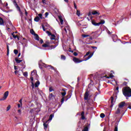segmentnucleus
Here are the masks:
<instances>
[{
	"label": "nucleus",
	"mask_w": 131,
	"mask_h": 131,
	"mask_svg": "<svg viewBox=\"0 0 131 131\" xmlns=\"http://www.w3.org/2000/svg\"><path fill=\"white\" fill-rule=\"evenodd\" d=\"M21 106H22V105H21V104H20L19 103L17 104L18 108H20V107H21Z\"/></svg>",
	"instance_id": "e2e57ef3"
},
{
	"label": "nucleus",
	"mask_w": 131,
	"mask_h": 131,
	"mask_svg": "<svg viewBox=\"0 0 131 131\" xmlns=\"http://www.w3.org/2000/svg\"><path fill=\"white\" fill-rule=\"evenodd\" d=\"M127 106V103H125V101H122L118 104V108L119 109H123Z\"/></svg>",
	"instance_id": "7ed1b4c3"
},
{
	"label": "nucleus",
	"mask_w": 131,
	"mask_h": 131,
	"mask_svg": "<svg viewBox=\"0 0 131 131\" xmlns=\"http://www.w3.org/2000/svg\"><path fill=\"white\" fill-rule=\"evenodd\" d=\"M76 15L79 17L80 16V11L77 10Z\"/></svg>",
	"instance_id": "2f4dec72"
},
{
	"label": "nucleus",
	"mask_w": 131,
	"mask_h": 131,
	"mask_svg": "<svg viewBox=\"0 0 131 131\" xmlns=\"http://www.w3.org/2000/svg\"><path fill=\"white\" fill-rule=\"evenodd\" d=\"M55 40H56L57 41L56 42V45L55 46H54V45H52V46H50L49 45V47H48V50H53V49H55V48H56V47H57V46H58V42L59 41V40L58 39H55Z\"/></svg>",
	"instance_id": "1a4fd4ad"
},
{
	"label": "nucleus",
	"mask_w": 131,
	"mask_h": 131,
	"mask_svg": "<svg viewBox=\"0 0 131 131\" xmlns=\"http://www.w3.org/2000/svg\"><path fill=\"white\" fill-rule=\"evenodd\" d=\"M123 85L124 86H127V82L124 81V82L123 83Z\"/></svg>",
	"instance_id": "58836bf2"
},
{
	"label": "nucleus",
	"mask_w": 131,
	"mask_h": 131,
	"mask_svg": "<svg viewBox=\"0 0 131 131\" xmlns=\"http://www.w3.org/2000/svg\"><path fill=\"white\" fill-rule=\"evenodd\" d=\"M120 113V110L119 107H118L117 111H116V114H119Z\"/></svg>",
	"instance_id": "c756f323"
},
{
	"label": "nucleus",
	"mask_w": 131,
	"mask_h": 131,
	"mask_svg": "<svg viewBox=\"0 0 131 131\" xmlns=\"http://www.w3.org/2000/svg\"><path fill=\"white\" fill-rule=\"evenodd\" d=\"M23 75L25 77H27V76H28V73L27 72H25L23 73Z\"/></svg>",
	"instance_id": "b1692460"
},
{
	"label": "nucleus",
	"mask_w": 131,
	"mask_h": 131,
	"mask_svg": "<svg viewBox=\"0 0 131 131\" xmlns=\"http://www.w3.org/2000/svg\"><path fill=\"white\" fill-rule=\"evenodd\" d=\"M82 37L85 38V37H88L90 36V35L83 34V35H82Z\"/></svg>",
	"instance_id": "a18cd8bd"
},
{
	"label": "nucleus",
	"mask_w": 131,
	"mask_h": 131,
	"mask_svg": "<svg viewBox=\"0 0 131 131\" xmlns=\"http://www.w3.org/2000/svg\"><path fill=\"white\" fill-rule=\"evenodd\" d=\"M31 84H32V89H34L35 84H34V83L33 82V81H31Z\"/></svg>",
	"instance_id": "49530a36"
},
{
	"label": "nucleus",
	"mask_w": 131,
	"mask_h": 131,
	"mask_svg": "<svg viewBox=\"0 0 131 131\" xmlns=\"http://www.w3.org/2000/svg\"><path fill=\"white\" fill-rule=\"evenodd\" d=\"M113 77H114V75H113L112 74H111L110 75V77H106V78H113Z\"/></svg>",
	"instance_id": "c9c22d12"
},
{
	"label": "nucleus",
	"mask_w": 131,
	"mask_h": 131,
	"mask_svg": "<svg viewBox=\"0 0 131 131\" xmlns=\"http://www.w3.org/2000/svg\"><path fill=\"white\" fill-rule=\"evenodd\" d=\"M40 43H43V40L40 39Z\"/></svg>",
	"instance_id": "0e129e2a"
},
{
	"label": "nucleus",
	"mask_w": 131,
	"mask_h": 131,
	"mask_svg": "<svg viewBox=\"0 0 131 131\" xmlns=\"http://www.w3.org/2000/svg\"><path fill=\"white\" fill-rule=\"evenodd\" d=\"M35 76H36V71L34 70V71H32L31 73L30 79H31V81H33V78Z\"/></svg>",
	"instance_id": "423d86ee"
},
{
	"label": "nucleus",
	"mask_w": 131,
	"mask_h": 131,
	"mask_svg": "<svg viewBox=\"0 0 131 131\" xmlns=\"http://www.w3.org/2000/svg\"><path fill=\"white\" fill-rule=\"evenodd\" d=\"M17 112H18V113H20V114H21V110H18Z\"/></svg>",
	"instance_id": "338daca9"
},
{
	"label": "nucleus",
	"mask_w": 131,
	"mask_h": 131,
	"mask_svg": "<svg viewBox=\"0 0 131 131\" xmlns=\"http://www.w3.org/2000/svg\"><path fill=\"white\" fill-rule=\"evenodd\" d=\"M20 58H18V57H16L15 58V62H16L17 64H19V63H21V62H22V60H20L19 59Z\"/></svg>",
	"instance_id": "f8f14e48"
},
{
	"label": "nucleus",
	"mask_w": 131,
	"mask_h": 131,
	"mask_svg": "<svg viewBox=\"0 0 131 131\" xmlns=\"http://www.w3.org/2000/svg\"><path fill=\"white\" fill-rule=\"evenodd\" d=\"M46 45H49V46H50V42L49 41H46Z\"/></svg>",
	"instance_id": "052dcab7"
},
{
	"label": "nucleus",
	"mask_w": 131,
	"mask_h": 131,
	"mask_svg": "<svg viewBox=\"0 0 131 131\" xmlns=\"http://www.w3.org/2000/svg\"><path fill=\"white\" fill-rule=\"evenodd\" d=\"M73 55L76 57V56H78V53L77 52H74Z\"/></svg>",
	"instance_id": "3c124183"
},
{
	"label": "nucleus",
	"mask_w": 131,
	"mask_h": 131,
	"mask_svg": "<svg viewBox=\"0 0 131 131\" xmlns=\"http://www.w3.org/2000/svg\"><path fill=\"white\" fill-rule=\"evenodd\" d=\"M43 127H44V129H47L48 128V124L46 123H43Z\"/></svg>",
	"instance_id": "5701e85b"
},
{
	"label": "nucleus",
	"mask_w": 131,
	"mask_h": 131,
	"mask_svg": "<svg viewBox=\"0 0 131 131\" xmlns=\"http://www.w3.org/2000/svg\"><path fill=\"white\" fill-rule=\"evenodd\" d=\"M14 53L15 55H17L18 53V51L17 50L15 49V50H14Z\"/></svg>",
	"instance_id": "79ce46f5"
},
{
	"label": "nucleus",
	"mask_w": 131,
	"mask_h": 131,
	"mask_svg": "<svg viewBox=\"0 0 131 131\" xmlns=\"http://www.w3.org/2000/svg\"><path fill=\"white\" fill-rule=\"evenodd\" d=\"M73 61H74L75 63H81V62H82V60H81L79 59V58H78L75 57H73Z\"/></svg>",
	"instance_id": "9d476101"
},
{
	"label": "nucleus",
	"mask_w": 131,
	"mask_h": 131,
	"mask_svg": "<svg viewBox=\"0 0 131 131\" xmlns=\"http://www.w3.org/2000/svg\"><path fill=\"white\" fill-rule=\"evenodd\" d=\"M53 97L54 95H53V93H51L50 94H49V98L50 99V100H52Z\"/></svg>",
	"instance_id": "4be33fe9"
},
{
	"label": "nucleus",
	"mask_w": 131,
	"mask_h": 131,
	"mask_svg": "<svg viewBox=\"0 0 131 131\" xmlns=\"http://www.w3.org/2000/svg\"><path fill=\"white\" fill-rule=\"evenodd\" d=\"M40 111V110L38 108H32L30 111V113H38Z\"/></svg>",
	"instance_id": "0eeeda50"
},
{
	"label": "nucleus",
	"mask_w": 131,
	"mask_h": 131,
	"mask_svg": "<svg viewBox=\"0 0 131 131\" xmlns=\"http://www.w3.org/2000/svg\"><path fill=\"white\" fill-rule=\"evenodd\" d=\"M39 84H40V82H39V81H37L35 83V88H38V85H39Z\"/></svg>",
	"instance_id": "6ab92c4d"
},
{
	"label": "nucleus",
	"mask_w": 131,
	"mask_h": 131,
	"mask_svg": "<svg viewBox=\"0 0 131 131\" xmlns=\"http://www.w3.org/2000/svg\"><path fill=\"white\" fill-rule=\"evenodd\" d=\"M73 3H74V7L75 9H77V6H76V4L75 3V2L74 1Z\"/></svg>",
	"instance_id": "c03bdc74"
},
{
	"label": "nucleus",
	"mask_w": 131,
	"mask_h": 131,
	"mask_svg": "<svg viewBox=\"0 0 131 131\" xmlns=\"http://www.w3.org/2000/svg\"><path fill=\"white\" fill-rule=\"evenodd\" d=\"M100 117L101 118H104V117H105V114H104L103 113H101L100 114Z\"/></svg>",
	"instance_id": "a19ab883"
},
{
	"label": "nucleus",
	"mask_w": 131,
	"mask_h": 131,
	"mask_svg": "<svg viewBox=\"0 0 131 131\" xmlns=\"http://www.w3.org/2000/svg\"><path fill=\"white\" fill-rule=\"evenodd\" d=\"M91 53V52L90 51L88 52L84 56V58H85V57H86L87 56H89V55H90V54Z\"/></svg>",
	"instance_id": "ea45409f"
},
{
	"label": "nucleus",
	"mask_w": 131,
	"mask_h": 131,
	"mask_svg": "<svg viewBox=\"0 0 131 131\" xmlns=\"http://www.w3.org/2000/svg\"><path fill=\"white\" fill-rule=\"evenodd\" d=\"M71 98V94L70 93H68V94L66 97L65 100L66 101H68L69 99Z\"/></svg>",
	"instance_id": "4468645a"
},
{
	"label": "nucleus",
	"mask_w": 131,
	"mask_h": 131,
	"mask_svg": "<svg viewBox=\"0 0 131 131\" xmlns=\"http://www.w3.org/2000/svg\"><path fill=\"white\" fill-rule=\"evenodd\" d=\"M92 15H96V16L100 15V12H98L97 11H93L92 12Z\"/></svg>",
	"instance_id": "ddd939ff"
},
{
	"label": "nucleus",
	"mask_w": 131,
	"mask_h": 131,
	"mask_svg": "<svg viewBox=\"0 0 131 131\" xmlns=\"http://www.w3.org/2000/svg\"><path fill=\"white\" fill-rule=\"evenodd\" d=\"M38 16L39 19H45V17H42V14L41 13L39 14Z\"/></svg>",
	"instance_id": "a878e982"
},
{
	"label": "nucleus",
	"mask_w": 131,
	"mask_h": 131,
	"mask_svg": "<svg viewBox=\"0 0 131 131\" xmlns=\"http://www.w3.org/2000/svg\"><path fill=\"white\" fill-rule=\"evenodd\" d=\"M59 21L61 25H63V23H64V20H63V19L59 20Z\"/></svg>",
	"instance_id": "09e8293b"
},
{
	"label": "nucleus",
	"mask_w": 131,
	"mask_h": 131,
	"mask_svg": "<svg viewBox=\"0 0 131 131\" xmlns=\"http://www.w3.org/2000/svg\"><path fill=\"white\" fill-rule=\"evenodd\" d=\"M83 131H89V127L85 126L84 128V129L83 130Z\"/></svg>",
	"instance_id": "4c0bfd02"
},
{
	"label": "nucleus",
	"mask_w": 131,
	"mask_h": 131,
	"mask_svg": "<svg viewBox=\"0 0 131 131\" xmlns=\"http://www.w3.org/2000/svg\"><path fill=\"white\" fill-rule=\"evenodd\" d=\"M91 15H92V12H89V13H88V16H91Z\"/></svg>",
	"instance_id": "774afa93"
},
{
	"label": "nucleus",
	"mask_w": 131,
	"mask_h": 131,
	"mask_svg": "<svg viewBox=\"0 0 131 131\" xmlns=\"http://www.w3.org/2000/svg\"><path fill=\"white\" fill-rule=\"evenodd\" d=\"M122 93H123V95L124 96V97H126V98L130 97H131L130 88L127 86L123 87L122 89Z\"/></svg>",
	"instance_id": "f257e3e1"
},
{
	"label": "nucleus",
	"mask_w": 131,
	"mask_h": 131,
	"mask_svg": "<svg viewBox=\"0 0 131 131\" xmlns=\"http://www.w3.org/2000/svg\"><path fill=\"white\" fill-rule=\"evenodd\" d=\"M99 24V25H101V24H105V20L104 19H102L100 22L98 23Z\"/></svg>",
	"instance_id": "cd10ccee"
},
{
	"label": "nucleus",
	"mask_w": 131,
	"mask_h": 131,
	"mask_svg": "<svg viewBox=\"0 0 131 131\" xmlns=\"http://www.w3.org/2000/svg\"><path fill=\"white\" fill-rule=\"evenodd\" d=\"M8 96H9V91H6L4 94V97L0 98V101H5V100H7Z\"/></svg>",
	"instance_id": "20e7f679"
},
{
	"label": "nucleus",
	"mask_w": 131,
	"mask_h": 131,
	"mask_svg": "<svg viewBox=\"0 0 131 131\" xmlns=\"http://www.w3.org/2000/svg\"><path fill=\"white\" fill-rule=\"evenodd\" d=\"M42 47L43 48H49V47H50V45H49L48 44L45 43V44H44V45H42Z\"/></svg>",
	"instance_id": "393cba45"
},
{
	"label": "nucleus",
	"mask_w": 131,
	"mask_h": 131,
	"mask_svg": "<svg viewBox=\"0 0 131 131\" xmlns=\"http://www.w3.org/2000/svg\"><path fill=\"white\" fill-rule=\"evenodd\" d=\"M111 105H110V107L112 108L113 107V105L115 103V100H114V97L113 96L111 97L110 98Z\"/></svg>",
	"instance_id": "6e6552de"
},
{
	"label": "nucleus",
	"mask_w": 131,
	"mask_h": 131,
	"mask_svg": "<svg viewBox=\"0 0 131 131\" xmlns=\"http://www.w3.org/2000/svg\"><path fill=\"white\" fill-rule=\"evenodd\" d=\"M7 56H9V54L10 53V49H9V45L7 46Z\"/></svg>",
	"instance_id": "473e14b6"
},
{
	"label": "nucleus",
	"mask_w": 131,
	"mask_h": 131,
	"mask_svg": "<svg viewBox=\"0 0 131 131\" xmlns=\"http://www.w3.org/2000/svg\"><path fill=\"white\" fill-rule=\"evenodd\" d=\"M92 23L93 25H94V26H100V24H99V23H96L95 20H92Z\"/></svg>",
	"instance_id": "2eb2a0df"
},
{
	"label": "nucleus",
	"mask_w": 131,
	"mask_h": 131,
	"mask_svg": "<svg viewBox=\"0 0 131 131\" xmlns=\"http://www.w3.org/2000/svg\"><path fill=\"white\" fill-rule=\"evenodd\" d=\"M53 88L52 87H50L49 88V92H53Z\"/></svg>",
	"instance_id": "6e6d98bb"
},
{
	"label": "nucleus",
	"mask_w": 131,
	"mask_h": 131,
	"mask_svg": "<svg viewBox=\"0 0 131 131\" xmlns=\"http://www.w3.org/2000/svg\"><path fill=\"white\" fill-rule=\"evenodd\" d=\"M63 92L61 93V95L62 96V98H61V103L63 104L64 103V101H65V96H66V92H65V89H62Z\"/></svg>",
	"instance_id": "39448f33"
},
{
	"label": "nucleus",
	"mask_w": 131,
	"mask_h": 131,
	"mask_svg": "<svg viewBox=\"0 0 131 131\" xmlns=\"http://www.w3.org/2000/svg\"><path fill=\"white\" fill-rule=\"evenodd\" d=\"M114 131H118V127L117 126H115Z\"/></svg>",
	"instance_id": "603ef678"
},
{
	"label": "nucleus",
	"mask_w": 131,
	"mask_h": 131,
	"mask_svg": "<svg viewBox=\"0 0 131 131\" xmlns=\"http://www.w3.org/2000/svg\"><path fill=\"white\" fill-rule=\"evenodd\" d=\"M91 48L92 49H97V47H95V46H92Z\"/></svg>",
	"instance_id": "680f3d73"
},
{
	"label": "nucleus",
	"mask_w": 131,
	"mask_h": 131,
	"mask_svg": "<svg viewBox=\"0 0 131 131\" xmlns=\"http://www.w3.org/2000/svg\"><path fill=\"white\" fill-rule=\"evenodd\" d=\"M0 25L5 26V22H4V19L2 17H0Z\"/></svg>",
	"instance_id": "dca6fc26"
},
{
	"label": "nucleus",
	"mask_w": 131,
	"mask_h": 131,
	"mask_svg": "<svg viewBox=\"0 0 131 131\" xmlns=\"http://www.w3.org/2000/svg\"><path fill=\"white\" fill-rule=\"evenodd\" d=\"M46 33H47V34L49 35V36H50V35L52 36V35L53 34H52V33H51V32H50L49 31H47Z\"/></svg>",
	"instance_id": "f704fd0d"
},
{
	"label": "nucleus",
	"mask_w": 131,
	"mask_h": 131,
	"mask_svg": "<svg viewBox=\"0 0 131 131\" xmlns=\"http://www.w3.org/2000/svg\"><path fill=\"white\" fill-rule=\"evenodd\" d=\"M92 97V95H90V91L89 90H86L85 92L84 95V99L85 101H90V99Z\"/></svg>",
	"instance_id": "f03ea898"
},
{
	"label": "nucleus",
	"mask_w": 131,
	"mask_h": 131,
	"mask_svg": "<svg viewBox=\"0 0 131 131\" xmlns=\"http://www.w3.org/2000/svg\"><path fill=\"white\" fill-rule=\"evenodd\" d=\"M23 100V98H21L19 100V103H20L21 106H22V100Z\"/></svg>",
	"instance_id": "de8ad7c7"
},
{
	"label": "nucleus",
	"mask_w": 131,
	"mask_h": 131,
	"mask_svg": "<svg viewBox=\"0 0 131 131\" xmlns=\"http://www.w3.org/2000/svg\"><path fill=\"white\" fill-rule=\"evenodd\" d=\"M93 53H92V54H90L89 55L88 57H86V58H85L84 61H88V60L91 59V57H93Z\"/></svg>",
	"instance_id": "a211bd4d"
},
{
	"label": "nucleus",
	"mask_w": 131,
	"mask_h": 131,
	"mask_svg": "<svg viewBox=\"0 0 131 131\" xmlns=\"http://www.w3.org/2000/svg\"><path fill=\"white\" fill-rule=\"evenodd\" d=\"M116 91H118V92H119V87L117 86L116 89Z\"/></svg>",
	"instance_id": "69168bd1"
},
{
	"label": "nucleus",
	"mask_w": 131,
	"mask_h": 131,
	"mask_svg": "<svg viewBox=\"0 0 131 131\" xmlns=\"http://www.w3.org/2000/svg\"><path fill=\"white\" fill-rule=\"evenodd\" d=\"M34 36H35V40H39V36H38V35L37 34H35Z\"/></svg>",
	"instance_id": "aec40b11"
},
{
	"label": "nucleus",
	"mask_w": 131,
	"mask_h": 131,
	"mask_svg": "<svg viewBox=\"0 0 131 131\" xmlns=\"http://www.w3.org/2000/svg\"><path fill=\"white\" fill-rule=\"evenodd\" d=\"M42 3L43 5H47V3L46 2V0H42Z\"/></svg>",
	"instance_id": "8fccbe9b"
},
{
	"label": "nucleus",
	"mask_w": 131,
	"mask_h": 131,
	"mask_svg": "<svg viewBox=\"0 0 131 131\" xmlns=\"http://www.w3.org/2000/svg\"><path fill=\"white\" fill-rule=\"evenodd\" d=\"M14 32L12 33H11V35H12L13 38H17V35H15L14 34Z\"/></svg>",
	"instance_id": "e433bc0d"
},
{
	"label": "nucleus",
	"mask_w": 131,
	"mask_h": 131,
	"mask_svg": "<svg viewBox=\"0 0 131 131\" xmlns=\"http://www.w3.org/2000/svg\"><path fill=\"white\" fill-rule=\"evenodd\" d=\"M40 20V18H39V17L36 16V17L34 18V21L35 22H38Z\"/></svg>",
	"instance_id": "412c9836"
},
{
	"label": "nucleus",
	"mask_w": 131,
	"mask_h": 131,
	"mask_svg": "<svg viewBox=\"0 0 131 131\" xmlns=\"http://www.w3.org/2000/svg\"><path fill=\"white\" fill-rule=\"evenodd\" d=\"M9 24L10 25L9 27H13V24H12V23L9 22Z\"/></svg>",
	"instance_id": "4d7b16f0"
},
{
	"label": "nucleus",
	"mask_w": 131,
	"mask_h": 131,
	"mask_svg": "<svg viewBox=\"0 0 131 131\" xmlns=\"http://www.w3.org/2000/svg\"><path fill=\"white\" fill-rule=\"evenodd\" d=\"M14 6H16V8L17 9V10H18V11L19 12H21V9L20 8V7H19V6L18 5V4H17V2H16V1H14Z\"/></svg>",
	"instance_id": "9b49d317"
},
{
	"label": "nucleus",
	"mask_w": 131,
	"mask_h": 131,
	"mask_svg": "<svg viewBox=\"0 0 131 131\" xmlns=\"http://www.w3.org/2000/svg\"><path fill=\"white\" fill-rule=\"evenodd\" d=\"M81 119L84 120L85 119V117H84V112H82L81 113Z\"/></svg>",
	"instance_id": "f3484780"
},
{
	"label": "nucleus",
	"mask_w": 131,
	"mask_h": 131,
	"mask_svg": "<svg viewBox=\"0 0 131 131\" xmlns=\"http://www.w3.org/2000/svg\"><path fill=\"white\" fill-rule=\"evenodd\" d=\"M49 16V12H46L45 13V18H47Z\"/></svg>",
	"instance_id": "864d4df0"
},
{
	"label": "nucleus",
	"mask_w": 131,
	"mask_h": 131,
	"mask_svg": "<svg viewBox=\"0 0 131 131\" xmlns=\"http://www.w3.org/2000/svg\"><path fill=\"white\" fill-rule=\"evenodd\" d=\"M10 109H11V105H9L7 107V110L6 111H9V110H10Z\"/></svg>",
	"instance_id": "37998d69"
},
{
	"label": "nucleus",
	"mask_w": 131,
	"mask_h": 131,
	"mask_svg": "<svg viewBox=\"0 0 131 131\" xmlns=\"http://www.w3.org/2000/svg\"><path fill=\"white\" fill-rule=\"evenodd\" d=\"M42 28L43 31H46V29H45V26L43 25H42Z\"/></svg>",
	"instance_id": "5fc2aeb1"
},
{
	"label": "nucleus",
	"mask_w": 131,
	"mask_h": 131,
	"mask_svg": "<svg viewBox=\"0 0 131 131\" xmlns=\"http://www.w3.org/2000/svg\"><path fill=\"white\" fill-rule=\"evenodd\" d=\"M61 60H66V56H65V55H61Z\"/></svg>",
	"instance_id": "c85d7f7f"
},
{
	"label": "nucleus",
	"mask_w": 131,
	"mask_h": 131,
	"mask_svg": "<svg viewBox=\"0 0 131 131\" xmlns=\"http://www.w3.org/2000/svg\"><path fill=\"white\" fill-rule=\"evenodd\" d=\"M53 117H54V115L53 114L50 115V116H49V120H52V119H53Z\"/></svg>",
	"instance_id": "72a5a7b5"
},
{
	"label": "nucleus",
	"mask_w": 131,
	"mask_h": 131,
	"mask_svg": "<svg viewBox=\"0 0 131 131\" xmlns=\"http://www.w3.org/2000/svg\"><path fill=\"white\" fill-rule=\"evenodd\" d=\"M56 38V36L54 34L51 35V39L53 40V39H55Z\"/></svg>",
	"instance_id": "7c9ffc66"
},
{
	"label": "nucleus",
	"mask_w": 131,
	"mask_h": 131,
	"mask_svg": "<svg viewBox=\"0 0 131 131\" xmlns=\"http://www.w3.org/2000/svg\"><path fill=\"white\" fill-rule=\"evenodd\" d=\"M30 33H31V34H32V35H34L35 34H36L35 33V32H34V30H30Z\"/></svg>",
	"instance_id": "bb28decb"
},
{
	"label": "nucleus",
	"mask_w": 131,
	"mask_h": 131,
	"mask_svg": "<svg viewBox=\"0 0 131 131\" xmlns=\"http://www.w3.org/2000/svg\"><path fill=\"white\" fill-rule=\"evenodd\" d=\"M19 14L21 17H22V16H23V12H22V11H21V10H20V11H19Z\"/></svg>",
	"instance_id": "bf43d9fd"
},
{
	"label": "nucleus",
	"mask_w": 131,
	"mask_h": 131,
	"mask_svg": "<svg viewBox=\"0 0 131 131\" xmlns=\"http://www.w3.org/2000/svg\"><path fill=\"white\" fill-rule=\"evenodd\" d=\"M58 19L59 20H62V16L61 15L58 16Z\"/></svg>",
	"instance_id": "13d9d810"
}]
</instances>
